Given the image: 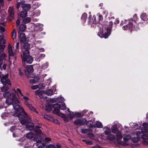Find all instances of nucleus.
Instances as JSON below:
<instances>
[{"label": "nucleus", "instance_id": "obj_1", "mask_svg": "<svg viewBox=\"0 0 148 148\" xmlns=\"http://www.w3.org/2000/svg\"><path fill=\"white\" fill-rule=\"evenodd\" d=\"M3 95L7 99L6 100L7 104L12 105L15 111V114L18 117L22 125H25L30 121V116L25 112L23 108L18 104L19 103V101L14 93H12L11 94L10 92H6L3 94Z\"/></svg>", "mask_w": 148, "mask_h": 148}, {"label": "nucleus", "instance_id": "obj_2", "mask_svg": "<svg viewBox=\"0 0 148 148\" xmlns=\"http://www.w3.org/2000/svg\"><path fill=\"white\" fill-rule=\"evenodd\" d=\"M89 23L92 26L97 27L99 29L98 35L101 38H107L111 33V29L112 25L113 23L110 21L108 23L107 22H103L102 24L97 23L95 20V16H93V19H90Z\"/></svg>", "mask_w": 148, "mask_h": 148}, {"label": "nucleus", "instance_id": "obj_3", "mask_svg": "<svg viewBox=\"0 0 148 148\" xmlns=\"http://www.w3.org/2000/svg\"><path fill=\"white\" fill-rule=\"evenodd\" d=\"M137 15L135 14L133 16V18H131L129 21L126 20L121 21V25H124L123 27V30H129L131 31L132 29L137 30L138 27L137 25H136L135 21L137 20Z\"/></svg>", "mask_w": 148, "mask_h": 148}, {"label": "nucleus", "instance_id": "obj_4", "mask_svg": "<svg viewBox=\"0 0 148 148\" xmlns=\"http://www.w3.org/2000/svg\"><path fill=\"white\" fill-rule=\"evenodd\" d=\"M53 108L54 109L53 111V114H56L59 116L62 117L65 122H67L68 121L69 119L68 118V117H67L65 114L60 113V106L59 104L56 103L53 104Z\"/></svg>", "mask_w": 148, "mask_h": 148}, {"label": "nucleus", "instance_id": "obj_5", "mask_svg": "<svg viewBox=\"0 0 148 148\" xmlns=\"http://www.w3.org/2000/svg\"><path fill=\"white\" fill-rule=\"evenodd\" d=\"M23 62H26L28 64L31 63L33 61L32 57L29 55L28 50H25L23 52V55H21Z\"/></svg>", "mask_w": 148, "mask_h": 148}, {"label": "nucleus", "instance_id": "obj_6", "mask_svg": "<svg viewBox=\"0 0 148 148\" xmlns=\"http://www.w3.org/2000/svg\"><path fill=\"white\" fill-rule=\"evenodd\" d=\"M35 94L36 95H38L40 98L44 99L46 97V96L44 95L45 94L51 96L53 95L54 93L53 90L51 89H49L47 91L45 90H42L41 91H39L38 90H36L35 91Z\"/></svg>", "mask_w": 148, "mask_h": 148}, {"label": "nucleus", "instance_id": "obj_7", "mask_svg": "<svg viewBox=\"0 0 148 148\" xmlns=\"http://www.w3.org/2000/svg\"><path fill=\"white\" fill-rule=\"evenodd\" d=\"M22 99L24 100V103L28 108L29 110L32 111H35V109L30 104L31 100L28 97L25 95H24L22 97Z\"/></svg>", "mask_w": 148, "mask_h": 148}, {"label": "nucleus", "instance_id": "obj_8", "mask_svg": "<svg viewBox=\"0 0 148 148\" xmlns=\"http://www.w3.org/2000/svg\"><path fill=\"white\" fill-rule=\"evenodd\" d=\"M8 74H6L3 76L1 78V82L3 85L7 84L10 86L11 84L10 82V81L8 79Z\"/></svg>", "mask_w": 148, "mask_h": 148}, {"label": "nucleus", "instance_id": "obj_9", "mask_svg": "<svg viewBox=\"0 0 148 148\" xmlns=\"http://www.w3.org/2000/svg\"><path fill=\"white\" fill-rule=\"evenodd\" d=\"M137 135L138 137H141L144 139H148V133L143 132L142 131L137 132Z\"/></svg>", "mask_w": 148, "mask_h": 148}, {"label": "nucleus", "instance_id": "obj_10", "mask_svg": "<svg viewBox=\"0 0 148 148\" xmlns=\"http://www.w3.org/2000/svg\"><path fill=\"white\" fill-rule=\"evenodd\" d=\"M86 120L85 119H77L74 121V123L76 125H84L86 122Z\"/></svg>", "mask_w": 148, "mask_h": 148}, {"label": "nucleus", "instance_id": "obj_11", "mask_svg": "<svg viewBox=\"0 0 148 148\" xmlns=\"http://www.w3.org/2000/svg\"><path fill=\"white\" fill-rule=\"evenodd\" d=\"M14 113H13L11 112H8L7 113H6V112H4L2 113L1 115V116L2 118H4L6 117H8V116H10L11 115H13L14 116H16L18 118V119L20 120V121H21L19 119V118H18V117L16 115H15V110L14 109Z\"/></svg>", "mask_w": 148, "mask_h": 148}, {"label": "nucleus", "instance_id": "obj_12", "mask_svg": "<svg viewBox=\"0 0 148 148\" xmlns=\"http://www.w3.org/2000/svg\"><path fill=\"white\" fill-rule=\"evenodd\" d=\"M64 101V98L62 97L59 96L57 98L52 99L51 101L54 102H58L61 103Z\"/></svg>", "mask_w": 148, "mask_h": 148}, {"label": "nucleus", "instance_id": "obj_13", "mask_svg": "<svg viewBox=\"0 0 148 148\" xmlns=\"http://www.w3.org/2000/svg\"><path fill=\"white\" fill-rule=\"evenodd\" d=\"M8 52L10 56H12L14 55L15 54V51L12 50V47L11 45H8Z\"/></svg>", "mask_w": 148, "mask_h": 148}, {"label": "nucleus", "instance_id": "obj_14", "mask_svg": "<svg viewBox=\"0 0 148 148\" xmlns=\"http://www.w3.org/2000/svg\"><path fill=\"white\" fill-rule=\"evenodd\" d=\"M8 11L10 17L11 18V20L13 19L14 18V12L13 7H10L9 8Z\"/></svg>", "mask_w": 148, "mask_h": 148}, {"label": "nucleus", "instance_id": "obj_15", "mask_svg": "<svg viewBox=\"0 0 148 148\" xmlns=\"http://www.w3.org/2000/svg\"><path fill=\"white\" fill-rule=\"evenodd\" d=\"M23 10L25 11L29 10L31 8V5L29 4H24L22 5Z\"/></svg>", "mask_w": 148, "mask_h": 148}, {"label": "nucleus", "instance_id": "obj_16", "mask_svg": "<svg viewBox=\"0 0 148 148\" xmlns=\"http://www.w3.org/2000/svg\"><path fill=\"white\" fill-rule=\"evenodd\" d=\"M19 39L22 42L25 41L26 38L25 34L23 33H21L19 36Z\"/></svg>", "mask_w": 148, "mask_h": 148}, {"label": "nucleus", "instance_id": "obj_17", "mask_svg": "<svg viewBox=\"0 0 148 148\" xmlns=\"http://www.w3.org/2000/svg\"><path fill=\"white\" fill-rule=\"evenodd\" d=\"M3 35H1L0 36V48H1V50H0V52H2L3 50V49L5 47V45H1V42L3 40Z\"/></svg>", "mask_w": 148, "mask_h": 148}, {"label": "nucleus", "instance_id": "obj_18", "mask_svg": "<svg viewBox=\"0 0 148 148\" xmlns=\"http://www.w3.org/2000/svg\"><path fill=\"white\" fill-rule=\"evenodd\" d=\"M22 131L21 130L16 129L15 133L13 134V136L14 137H18L21 134Z\"/></svg>", "mask_w": 148, "mask_h": 148}, {"label": "nucleus", "instance_id": "obj_19", "mask_svg": "<svg viewBox=\"0 0 148 148\" xmlns=\"http://www.w3.org/2000/svg\"><path fill=\"white\" fill-rule=\"evenodd\" d=\"M103 129L104 130V133L105 135H108L111 133V130L110 128L107 127H104Z\"/></svg>", "mask_w": 148, "mask_h": 148}, {"label": "nucleus", "instance_id": "obj_20", "mask_svg": "<svg viewBox=\"0 0 148 148\" xmlns=\"http://www.w3.org/2000/svg\"><path fill=\"white\" fill-rule=\"evenodd\" d=\"M86 125L92 128L95 127V125L92 121H88L86 123Z\"/></svg>", "mask_w": 148, "mask_h": 148}, {"label": "nucleus", "instance_id": "obj_21", "mask_svg": "<svg viewBox=\"0 0 148 148\" xmlns=\"http://www.w3.org/2000/svg\"><path fill=\"white\" fill-rule=\"evenodd\" d=\"M26 127L28 130L31 131L34 128V124L32 123H29L26 125Z\"/></svg>", "mask_w": 148, "mask_h": 148}, {"label": "nucleus", "instance_id": "obj_22", "mask_svg": "<svg viewBox=\"0 0 148 148\" xmlns=\"http://www.w3.org/2000/svg\"><path fill=\"white\" fill-rule=\"evenodd\" d=\"M67 110L69 112V114L68 115V117H69L70 120L72 119L73 117H74L73 112L70 111L69 108H67Z\"/></svg>", "mask_w": 148, "mask_h": 148}, {"label": "nucleus", "instance_id": "obj_23", "mask_svg": "<svg viewBox=\"0 0 148 148\" xmlns=\"http://www.w3.org/2000/svg\"><path fill=\"white\" fill-rule=\"evenodd\" d=\"M112 132L114 134H116L118 132L117 130V127L116 125H114L112 126L111 128Z\"/></svg>", "mask_w": 148, "mask_h": 148}, {"label": "nucleus", "instance_id": "obj_24", "mask_svg": "<svg viewBox=\"0 0 148 148\" xmlns=\"http://www.w3.org/2000/svg\"><path fill=\"white\" fill-rule=\"evenodd\" d=\"M47 147L48 148H61V145L59 144H57L56 146L52 144H50Z\"/></svg>", "mask_w": 148, "mask_h": 148}, {"label": "nucleus", "instance_id": "obj_25", "mask_svg": "<svg viewBox=\"0 0 148 148\" xmlns=\"http://www.w3.org/2000/svg\"><path fill=\"white\" fill-rule=\"evenodd\" d=\"M26 70L28 72H31L33 71L34 69L32 65H28L26 67Z\"/></svg>", "mask_w": 148, "mask_h": 148}, {"label": "nucleus", "instance_id": "obj_26", "mask_svg": "<svg viewBox=\"0 0 148 148\" xmlns=\"http://www.w3.org/2000/svg\"><path fill=\"white\" fill-rule=\"evenodd\" d=\"M34 131L38 134H42V133L40 129V127L39 126H36L34 129Z\"/></svg>", "mask_w": 148, "mask_h": 148}, {"label": "nucleus", "instance_id": "obj_27", "mask_svg": "<svg viewBox=\"0 0 148 148\" xmlns=\"http://www.w3.org/2000/svg\"><path fill=\"white\" fill-rule=\"evenodd\" d=\"M107 138L110 140H113L115 139V137L114 135L110 134L108 135Z\"/></svg>", "mask_w": 148, "mask_h": 148}, {"label": "nucleus", "instance_id": "obj_28", "mask_svg": "<svg viewBox=\"0 0 148 148\" xmlns=\"http://www.w3.org/2000/svg\"><path fill=\"white\" fill-rule=\"evenodd\" d=\"M27 15V12L26 11H21L20 14V16L23 18L26 17Z\"/></svg>", "mask_w": 148, "mask_h": 148}, {"label": "nucleus", "instance_id": "obj_29", "mask_svg": "<svg viewBox=\"0 0 148 148\" xmlns=\"http://www.w3.org/2000/svg\"><path fill=\"white\" fill-rule=\"evenodd\" d=\"M147 15L145 13H142L140 16L141 19L144 21L146 20L147 19Z\"/></svg>", "mask_w": 148, "mask_h": 148}, {"label": "nucleus", "instance_id": "obj_30", "mask_svg": "<svg viewBox=\"0 0 148 148\" xmlns=\"http://www.w3.org/2000/svg\"><path fill=\"white\" fill-rule=\"evenodd\" d=\"M49 65V63L47 62L42 64L40 66V68L43 69H45L47 68Z\"/></svg>", "mask_w": 148, "mask_h": 148}, {"label": "nucleus", "instance_id": "obj_31", "mask_svg": "<svg viewBox=\"0 0 148 148\" xmlns=\"http://www.w3.org/2000/svg\"><path fill=\"white\" fill-rule=\"evenodd\" d=\"M95 126V127L98 128H101L103 126L102 123L99 121H97Z\"/></svg>", "mask_w": 148, "mask_h": 148}, {"label": "nucleus", "instance_id": "obj_32", "mask_svg": "<svg viewBox=\"0 0 148 148\" xmlns=\"http://www.w3.org/2000/svg\"><path fill=\"white\" fill-rule=\"evenodd\" d=\"M31 19L30 18L27 17L24 18L23 20V23H27L30 21Z\"/></svg>", "mask_w": 148, "mask_h": 148}, {"label": "nucleus", "instance_id": "obj_33", "mask_svg": "<svg viewBox=\"0 0 148 148\" xmlns=\"http://www.w3.org/2000/svg\"><path fill=\"white\" fill-rule=\"evenodd\" d=\"M87 17V14L86 13H84L82 15L81 19L83 22H85L86 21V19Z\"/></svg>", "mask_w": 148, "mask_h": 148}, {"label": "nucleus", "instance_id": "obj_34", "mask_svg": "<svg viewBox=\"0 0 148 148\" xmlns=\"http://www.w3.org/2000/svg\"><path fill=\"white\" fill-rule=\"evenodd\" d=\"M26 29V26L24 24H21L19 26V29L21 31H23L25 30Z\"/></svg>", "mask_w": 148, "mask_h": 148}, {"label": "nucleus", "instance_id": "obj_35", "mask_svg": "<svg viewBox=\"0 0 148 148\" xmlns=\"http://www.w3.org/2000/svg\"><path fill=\"white\" fill-rule=\"evenodd\" d=\"M34 136V134L32 132H30L26 135V137L29 139L32 138Z\"/></svg>", "mask_w": 148, "mask_h": 148}, {"label": "nucleus", "instance_id": "obj_36", "mask_svg": "<svg viewBox=\"0 0 148 148\" xmlns=\"http://www.w3.org/2000/svg\"><path fill=\"white\" fill-rule=\"evenodd\" d=\"M45 110L47 112H50L52 110V107L51 106L48 105L46 106L45 108Z\"/></svg>", "mask_w": 148, "mask_h": 148}, {"label": "nucleus", "instance_id": "obj_37", "mask_svg": "<svg viewBox=\"0 0 148 148\" xmlns=\"http://www.w3.org/2000/svg\"><path fill=\"white\" fill-rule=\"evenodd\" d=\"M137 135V134H136ZM137 137H134V138H132V142L134 143H136L138 142L139 140V138H141V137H138V136L136 135Z\"/></svg>", "mask_w": 148, "mask_h": 148}, {"label": "nucleus", "instance_id": "obj_38", "mask_svg": "<svg viewBox=\"0 0 148 148\" xmlns=\"http://www.w3.org/2000/svg\"><path fill=\"white\" fill-rule=\"evenodd\" d=\"M116 133V136L117 139L119 140L121 139L122 138V134L121 132L120 131H118Z\"/></svg>", "mask_w": 148, "mask_h": 148}, {"label": "nucleus", "instance_id": "obj_39", "mask_svg": "<svg viewBox=\"0 0 148 148\" xmlns=\"http://www.w3.org/2000/svg\"><path fill=\"white\" fill-rule=\"evenodd\" d=\"M6 62H5V63L2 65V67L1 66L2 64L0 65V73H1V70H5L6 69L7 66V65L5 63Z\"/></svg>", "mask_w": 148, "mask_h": 148}, {"label": "nucleus", "instance_id": "obj_40", "mask_svg": "<svg viewBox=\"0 0 148 148\" xmlns=\"http://www.w3.org/2000/svg\"><path fill=\"white\" fill-rule=\"evenodd\" d=\"M43 25L42 24L40 23H38L36 25V26L38 27V30L40 31L43 30Z\"/></svg>", "mask_w": 148, "mask_h": 148}, {"label": "nucleus", "instance_id": "obj_41", "mask_svg": "<svg viewBox=\"0 0 148 148\" xmlns=\"http://www.w3.org/2000/svg\"><path fill=\"white\" fill-rule=\"evenodd\" d=\"M82 141L85 143L87 145H91L92 144V141L90 140H87L86 139H83L82 140Z\"/></svg>", "mask_w": 148, "mask_h": 148}, {"label": "nucleus", "instance_id": "obj_42", "mask_svg": "<svg viewBox=\"0 0 148 148\" xmlns=\"http://www.w3.org/2000/svg\"><path fill=\"white\" fill-rule=\"evenodd\" d=\"M9 88V87L8 86H5L1 88V90L2 92H5L7 91Z\"/></svg>", "mask_w": 148, "mask_h": 148}, {"label": "nucleus", "instance_id": "obj_43", "mask_svg": "<svg viewBox=\"0 0 148 148\" xmlns=\"http://www.w3.org/2000/svg\"><path fill=\"white\" fill-rule=\"evenodd\" d=\"M40 5V4H39L38 3L36 2L33 4L32 8L34 9H35L38 8Z\"/></svg>", "mask_w": 148, "mask_h": 148}, {"label": "nucleus", "instance_id": "obj_44", "mask_svg": "<svg viewBox=\"0 0 148 148\" xmlns=\"http://www.w3.org/2000/svg\"><path fill=\"white\" fill-rule=\"evenodd\" d=\"M16 31L15 29L13 30L12 33V36L13 39L14 40L16 38Z\"/></svg>", "mask_w": 148, "mask_h": 148}, {"label": "nucleus", "instance_id": "obj_45", "mask_svg": "<svg viewBox=\"0 0 148 148\" xmlns=\"http://www.w3.org/2000/svg\"><path fill=\"white\" fill-rule=\"evenodd\" d=\"M29 45L27 43H25L23 44V48L24 49H26L25 50H28V49L29 48Z\"/></svg>", "mask_w": 148, "mask_h": 148}, {"label": "nucleus", "instance_id": "obj_46", "mask_svg": "<svg viewBox=\"0 0 148 148\" xmlns=\"http://www.w3.org/2000/svg\"><path fill=\"white\" fill-rule=\"evenodd\" d=\"M34 16H37L40 15V12L39 10H36L34 12Z\"/></svg>", "mask_w": 148, "mask_h": 148}, {"label": "nucleus", "instance_id": "obj_47", "mask_svg": "<svg viewBox=\"0 0 148 148\" xmlns=\"http://www.w3.org/2000/svg\"><path fill=\"white\" fill-rule=\"evenodd\" d=\"M60 106V109H61V110H66V106L65 105V104L64 103H63L62 104L61 106H60V104H59Z\"/></svg>", "mask_w": 148, "mask_h": 148}, {"label": "nucleus", "instance_id": "obj_48", "mask_svg": "<svg viewBox=\"0 0 148 148\" xmlns=\"http://www.w3.org/2000/svg\"><path fill=\"white\" fill-rule=\"evenodd\" d=\"M89 132V130L88 129H81V132L83 134H86Z\"/></svg>", "mask_w": 148, "mask_h": 148}, {"label": "nucleus", "instance_id": "obj_49", "mask_svg": "<svg viewBox=\"0 0 148 148\" xmlns=\"http://www.w3.org/2000/svg\"><path fill=\"white\" fill-rule=\"evenodd\" d=\"M131 138V136L128 135L125 137L123 138L124 140L125 141L127 142V141Z\"/></svg>", "mask_w": 148, "mask_h": 148}, {"label": "nucleus", "instance_id": "obj_50", "mask_svg": "<svg viewBox=\"0 0 148 148\" xmlns=\"http://www.w3.org/2000/svg\"><path fill=\"white\" fill-rule=\"evenodd\" d=\"M16 92H17L18 93V92L19 93L22 97L25 95L22 93L21 90L18 88H17L16 89Z\"/></svg>", "mask_w": 148, "mask_h": 148}, {"label": "nucleus", "instance_id": "obj_51", "mask_svg": "<svg viewBox=\"0 0 148 148\" xmlns=\"http://www.w3.org/2000/svg\"><path fill=\"white\" fill-rule=\"evenodd\" d=\"M88 137L91 138L94 136V135L93 133H89L88 134Z\"/></svg>", "mask_w": 148, "mask_h": 148}, {"label": "nucleus", "instance_id": "obj_52", "mask_svg": "<svg viewBox=\"0 0 148 148\" xmlns=\"http://www.w3.org/2000/svg\"><path fill=\"white\" fill-rule=\"evenodd\" d=\"M37 81H36L35 80V78H34L31 79H30L29 80V82L32 84H35V83Z\"/></svg>", "mask_w": 148, "mask_h": 148}, {"label": "nucleus", "instance_id": "obj_53", "mask_svg": "<svg viewBox=\"0 0 148 148\" xmlns=\"http://www.w3.org/2000/svg\"><path fill=\"white\" fill-rule=\"evenodd\" d=\"M38 88L39 86L38 85H34L31 87V88L32 90H35Z\"/></svg>", "mask_w": 148, "mask_h": 148}, {"label": "nucleus", "instance_id": "obj_54", "mask_svg": "<svg viewBox=\"0 0 148 148\" xmlns=\"http://www.w3.org/2000/svg\"><path fill=\"white\" fill-rule=\"evenodd\" d=\"M74 117H79L81 116L80 113L79 112H76L74 114Z\"/></svg>", "mask_w": 148, "mask_h": 148}, {"label": "nucleus", "instance_id": "obj_55", "mask_svg": "<svg viewBox=\"0 0 148 148\" xmlns=\"http://www.w3.org/2000/svg\"><path fill=\"white\" fill-rule=\"evenodd\" d=\"M134 125V128L135 129H138L140 128V126H138L137 124H135Z\"/></svg>", "mask_w": 148, "mask_h": 148}, {"label": "nucleus", "instance_id": "obj_56", "mask_svg": "<svg viewBox=\"0 0 148 148\" xmlns=\"http://www.w3.org/2000/svg\"><path fill=\"white\" fill-rule=\"evenodd\" d=\"M45 56V54L41 53L39 54L38 57L41 59H42L43 58H44Z\"/></svg>", "mask_w": 148, "mask_h": 148}, {"label": "nucleus", "instance_id": "obj_57", "mask_svg": "<svg viewBox=\"0 0 148 148\" xmlns=\"http://www.w3.org/2000/svg\"><path fill=\"white\" fill-rule=\"evenodd\" d=\"M45 141L47 142L51 140V138H45Z\"/></svg>", "mask_w": 148, "mask_h": 148}, {"label": "nucleus", "instance_id": "obj_58", "mask_svg": "<svg viewBox=\"0 0 148 148\" xmlns=\"http://www.w3.org/2000/svg\"><path fill=\"white\" fill-rule=\"evenodd\" d=\"M143 126L144 128H147V127L148 124L146 122L143 123Z\"/></svg>", "mask_w": 148, "mask_h": 148}, {"label": "nucleus", "instance_id": "obj_59", "mask_svg": "<svg viewBox=\"0 0 148 148\" xmlns=\"http://www.w3.org/2000/svg\"><path fill=\"white\" fill-rule=\"evenodd\" d=\"M5 31V28L2 27H0V32H4Z\"/></svg>", "mask_w": 148, "mask_h": 148}, {"label": "nucleus", "instance_id": "obj_60", "mask_svg": "<svg viewBox=\"0 0 148 148\" xmlns=\"http://www.w3.org/2000/svg\"><path fill=\"white\" fill-rule=\"evenodd\" d=\"M16 127L15 126L12 127L10 128V130L11 132H13L14 129H15Z\"/></svg>", "mask_w": 148, "mask_h": 148}, {"label": "nucleus", "instance_id": "obj_61", "mask_svg": "<svg viewBox=\"0 0 148 148\" xmlns=\"http://www.w3.org/2000/svg\"><path fill=\"white\" fill-rule=\"evenodd\" d=\"M92 148H101L100 146L99 145H96L95 146H93L92 147Z\"/></svg>", "mask_w": 148, "mask_h": 148}, {"label": "nucleus", "instance_id": "obj_62", "mask_svg": "<svg viewBox=\"0 0 148 148\" xmlns=\"http://www.w3.org/2000/svg\"><path fill=\"white\" fill-rule=\"evenodd\" d=\"M38 49L39 50H40V52H43L44 51H45V49H44V48H38Z\"/></svg>", "mask_w": 148, "mask_h": 148}, {"label": "nucleus", "instance_id": "obj_63", "mask_svg": "<svg viewBox=\"0 0 148 148\" xmlns=\"http://www.w3.org/2000/svg\"><path fill=\"white\" fill-rule=\"evenodd\" d=\"M21 5V3H17L16 5V8L17 9H18L20 5Z\"/></svg>", "mask_w": 148, "mask_h": 148}, {"label": "nucleus", "instance_id": "obj_64", "mask_svg": "<svg viewBox=\"0 0 148 148\" xmlns=\"http://www.w3.org/2000/svg\"><path fill=\"white\" fill-rule=\"evenodd\" d=\"M99 19L100 20H101L103 19V16L102 15H99Z\"/></svg>", "mask_w": 148, "mask_h": 148}]
</instances>
